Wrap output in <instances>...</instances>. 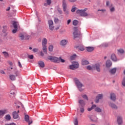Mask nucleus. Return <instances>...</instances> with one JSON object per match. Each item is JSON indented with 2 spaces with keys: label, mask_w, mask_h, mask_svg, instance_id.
I'll return each instance as SVG.
<instances>
[{
  "label": "nucleus",
  "mask_w": 125,
  "mask_h": 125,
  "mask_svg": "<svg viewBox=\"0 0 125 125\" xmlns=\"http://www.w3.org/2000/svg\"><path fill=\"white\" fill-rule=\"evenodd\" d=\"M48 60H50L51 62H54V63H60V59L58 57L52 56H48L47 57Z\"/></svg>",
  "instance_id": "1"
},
{
  "label": "nucleus",
  "mask_w": 125,
  "mask_h": 125,
  "mask_svg": "<svg viewBox=\"0 0 125 125\" xmlns=\"http://www.w3.org/2000/svg\"><path fill=\"white\" fill-rule=\"evenodd\" d=\"M87 10V8H85L84 9H78L76 11L77 14H80L81 16H83L84 17L85 16H87L88 14L87 13L85 12Z\"/></svg>",
  "instance_id": "2"
},
{
  "label": "nucleus",
  "mask_w": 125,
  "mask_h": 125,
  "mask_svg": "<svg viewBox=\"0 0 125 125\" xmlns=\"http://www.w3.org/2000/svg\"><path fill=\"white\" fill-rule=\"evenodd\" d=\"M67 2H66V0H62V7L63 8V11L66 15H68V14H69V10L67 9Z\"/></svg>",
  "instance_id": "3"
},
{
  "label": "nucleus",
  "mask_w": 125,
  "mask_h": 125,
  "mask_svg": "<svg viewBox=\"0 0 125 125\" xmlns=\"http://www.w3.org/2000/svg\"><path fill=\"white\" fill-rule=\"evenodd\" d=\"M46 44H47V40H46V38H44L42 41V46L43 52L46 54L47 53V48H46Z\"/></svg>",
  "instance_id": "4"
},
{
  "label": "nucleus",
  "mask_w": 125,
  "mask_h": 125,
  "mask_svg": "<svg viewBox=\"0 0 125 125\" xmlns=\"http://www.w3.org/2000/svg\"><path fill=\"white\" fill-rule=\"evenodd\" d=\"M14 71L15 72L14 74L15 75L13 74H11L9 75V78L11 81H15L16 80V77L18 76V70H17V68H14Z\"/></svg>",
  "instance_id": "5"
},
{
  "label": "nucleus",
  "mask_w": 125,
  "mask_h": 125,
  "mask_svg": "<svg viewBox=\"0 0 125 125\" xmlns=\"http://www.w3.org/2000/svg\"><path fill=\"white\" fill-rule=\"evenodd\" d=\"M74 31L73 33L74 38H79L81 36V31L78 29V27H74Z\"/></svg>",
  "instance_id": "6"
},
{
  "label": "nucleus",
  "mask_w": 125,
  "mask_h": 125,
  "mask_svg": "<svg viewBox=\"0 0 125 125\" xmlns=\"http://www.w3.org/2000/svg\"><path fill=\"white\" fill-rule=\"evenodd\" d=\"M75 83L77 85V86L78 88V89L80 91H83V85L77 79L75 80Z\"/></svg>",
  "instance_id": "7"
},
{
  "label": "nucleus",
  "mask_w": 125,
  "mask_h": 125,
  "mask_svg": "<svg viewBox=\"0 0 125 125\" xmlns=\"http://www.w3.org/2000/svg\"><path fill=\"white\" fill-rule=\"evenodd\" d=\"M78 68H79V62L75 61L72 62V65L69 66L70 70H76Z\"/></svg>",
  "instance_id": "8"
},
{
  "label": "nucleus",
  "mask_w": 125,
  "mask_h": 125,
  "mask_svg": "<svg viewBox=\"0 0 125 125\" xmlns=\"http://www.w3.org/2000/svg\"><path fill=\"white\" fill-rule=\"evenodd\" d=\"M101 65L100 63H98L93 65V70H96L97 72H100L101 70Z\"/></svg>",
  "instance_id": "9"
},
{
  "label": "nucleus",
  "mask_w": 125,
  "mask_h": 125,
  "mask_svg": "<svg viewBox=\"0 0 125 125\" xmlns=\"http://www.w3.org/2000/svg\"><path fill=\"white\" fill-rule=\"evenodd\" d=\"M8 113V110L6 109L0 110V119H1L5 114Z\"/></svg>",
  "instance_id": "10"
},
{
  "label": "nucleus",
  "mask_w": 125,
  "mask_h": 125,
  "mask_svg": "<svg viewBox=\"0 0 125 125\" xmlns=\"http://www.w3.org/2000/svg\"><path fill=\"white\" fill-rule=\"evenodd\" d=\"M48 22L50 30H51V31H53L54 29V26H53V21L49 20Z\"/></svg>",
  "instance_id": "11"
},
{
  "label": "nucleus",
  "mask_w": 125,
  "mask_h": 125,
  "mask_svg": "<svg viewBox=\"0 0 125 125\" xmlns=\"http://www.w3.org/2000/svg\"><path fill=\"white\" fill-rule=\"evenodd\" d=\"M24 120H25V122H27V123H28L29 125H31V124H32L33 123V121H32L31 120H30V117H29V115H26L25 116Z\"/></svg>",
  "instance_id": "12"
},
{
  "label": "nucleus",
  "mask_w": 125,
  "mask_h": 125,
  "mask_svg": "<svg viewBox=\"0 0 125 125\" xmlns=\"http://www.w3.org/2000/svg\"><path fill=\"white\" fill-rule=\"evenodd\" d=\"M102 98H103V94H98V96L96 97L95 103H98V102H99V100H100V99H102Z\"/></svg>",
  "instance_id": "13"
},
{
  "label": "nucleus",
  "mask_w": 125,
  "mask_h": 125,
  "mask_svg": "<svg viewBox=\"0 0 125 125\" xmlns=\"http://www.w3.org/2000/svg\"><path fill=\"white\" fill-rule=\"evenodd\" d=\"M68 43V41L66 40H62L60 42V45L62 46H64V45H66Z\"/></svg>",
  "instance_id": "14"
},
{
  "label": "nucleus",
  "mask_w": 125,
  "mask_h": 125,
  "mask_svg": "<svg viewBox=\"0 0 125 125\" xmlns=\"http://www.w3.org/2000/svg\"><path fill=\"white\" fill-rule=\"evenodd\" d=\"M13 119H18L19 118V115L16 111H14L13 112Z\"/></svg>",
  "instance_id": "15"
},
{
  "label": "nucleus",
  "mask_w": 125,
  "mask_h": 125,
  "mask_svg": "<svg viewBox=\"0 0 125 125\" xmlns=\"http://www.w3.org/2000/svg\"><path fill=\"white\" fill-rule=\"evenodd\" d=\"M79 103L80 104L81 107H83L85 105V102L83 100H80Z\"/></svg>",
  "instance_id": "16"
},
{
  "label": "nucleus",
  "mask_w": 125,
  "mask_h": 125,
  "mask_svg": "<svg viewBox=\"0 0 125 125\" xmlns=\"http://www.w3.org/2000/svg\"><path fill=\"white\" fill-rule=\"evenodd\" d=\"M38 64L41 68H44V62L42 61L38 62Z\"/></svg>",
  "instance_id": "17"
},
{
  "label": "nucleus",
  "mask_w": 125,
  "mask_h": 125,
  "mask_svg": "<svg viewBox=\"0 0 125 125\" xmlns=\"http://www.w3.org/2000/svg\"><path fill=\"white\" fill-rule=\"evenodd\" d=\"M112 66V62H111V61L107 60L106 62V66L109 68V67H111Z\"/></svg>",
  "instance_id": "18"
},
{
  "label": "nucleus",
  "mask_w": 125,
  "mask_h": 125,
  "mask_svg": "<svg viewBox=\"0 0 125 125\" xmlns=\"http://www.w3.org/2000/svg\"><path fill=\"white\" fill-rule=\"evenodd\" d=\"M117 122L118 125H122V124H123V120L122 119V117H117Z\"/></svg>",
  "instance_id": "19"
},
{
  "label": "nucleus",
  "mask_w": 125,
  "mask_h": 125,
  "mask_svg": "<svg viewBox=\"0 0 125 125\" xmlns=\"http://www.w3.org/2000/svg\"><path fill=\"white\" fill-rule=\"evenodd\" d=\"M82 64L83 66H84L85 65H88V64H89V62L86 60H83L82 61Z\"/></svg>",
  "instance_id": "20"
},
{
  "label": "nucleus",
  "mask_w": 125,
  "mask_h": 125,
  "mask_svg": "<svg viewBox=\"0 0 125 125\" xmlns=\"http://www.w3.org/2000/svg\"><path fill=\"white\" fill-rule=\"evenodd\" d=\"M110 99L113 101H115L116 100V95H115V94H110Z\"/></svg>",
  "instance_id": "21"
},
{
  "label": "nucleus",
  "mask_w": 125,
  "mask_h": 125,
  "mask_svg": "<svg viewBox=\"0 0 125 125\" xmlns=\"http://www.w3.org/2000/svg\"><path fill=\"white\" fill-rule=\"evenodd\" d=\"M86 48H87V51L88 52H91V51L94 50V47H86Z\"/></svg>",
  "instance_id": "22"
},
{
  "label": "nucleus",
  "mask_w": 125,
  "mask_h": 125,
  "mask_svg": "<svg viewBox=\"0 0 125 125\" xmlns=\"http://www.w3.org/2000/svg\"><path fill=\"white\" fill-rule=\"evenodd\" d=\"M13 26L14 29H18V22L16 21H13Z\"/></svg>",
  "instance_id": "23"
},
{
  "label": "nucleus",
  "mask_w": 125,
  "mask_h": 125,
  "mask_svg": "<svg viewBox=\"0 0 125 125\" xmlns=\"http://www.w3.org/2000/svg\"><path fill=\"white\" fill-rule=\"evenodd\" d=\"M4 119H5L6 121H10L11 120V116L9 114H7L5 116Z\"/></svg>",
  "instance_id": "24"
},
{
  "label": "nucleus",
  "mask_w": 125,
  "mask_h": 125,
  "mask_svg": "<svg viewBox=\"0 0 125 125\" xmlns=\"http://www.w3.org/2000/svg\"><path fill=\"white\" fill-rule=\"evenodd\" d=\"M109 106L111 107L113 109H118V106L116 105V104H113V103H110Z\"/></svg>",
  "instance_id": "25"
},
{
  "label": "nucleus",
  "mask_w": 125,
  "mask_h": 125,
  "mask_svg": "<svg viewBox=\"0 0 125 125\" xmlns=\"http://www.w3.org/2000/svg\"><path fill=\"white\" fill-rule=\"evenodd\" d=\"M111 58L112 61H117V57L114 54L111 55Z\"/></svg>",
  "instance_id": "26"
},
{
  "label": "nucleus",
  "mask_w": 125,
  "mask_h": 125,
  "mask_svg": "<svg viewBox=\"0 0 125 125\" xmlns=\"http://www.w3.org/2000/svg\"><path fill=\"white\" fill-rule=\"evenodd\" d=\"M116 72H117V68H114L110 70V74H112V75L115 74Z\"/></svg>",
  "instance_id": "27"
},
{
  "label": "nucleus",
  "mask_w": 125,
  "mask_h": 125,
  "mask_svg": "<svg viewBox=\"0 0 125 125\" xmlns=\"http://www.w3.org/2000/svg\"><path fill=\"white\" fill-rule=\"evenodd\" d=\"M2 54H3L4 57L5 58H8V57L9 56V55L8 54V53H7V52H3Z\"/></svg>",
  "instance_id": "28"
},
{
  "label": "nucleus",
  "mask_w": 125,
  "mask_h": 125,
  "mask_svg": "<svg viewBox=\"0 0 125 125\" xmlns=\"http://www.w3.org/2000/svg\"><path fill=\"white\" fill-rule=\"evenodd\" d=\"M19 38H20L21 40V41H23V40L25 39V36L24 35V34L21 33L19 35Z\"/></svg>",
  "instance_id": "29"
},
{
  "label": "nucleus",
  "mask_w": 125,
  "mask_h": 125,
  "mask_svg": "<svg viewBox=\"0 0 125 125\" xmlns=\"http://www.w3.org/2000/svg\"><path fill=\"white\" fill-rule=\"evenodd\" d=\"M94 108H96V105L95 104H93L90 108H88L87 110L89 112H90V111L94 109Z\"/></svg>",
  "instance_id": "30"
},
{
  "label": "nucleus",
  "mask_w": 125,
  "mask_h": 125,
  "mask_svg": "<svg viewBox=\"0 0 125 125\" xmlns=\"http://www.w3.org/2000/svg\"><path fill=\"white\" fill-rule=\"evenodd\" d=\"M95 111L97 112L98 113H101L102 112V109L99 107H96L95 109Z\"/></svg>",
  "instance_id": "31"
},
{
  "label": "nucleus",
  "mask_w": 125,
  "mask_h": 125,
  "mask_svg": "<svg viewBox=\"0 0 125 125\" xmlns=\"http://www.w3.org/2000/svg\"><path fill=\"white\" fill-rule=\"evenodd\" d=\"M78 24H79V21L77 20H74L73 21V25L74 26H77Z\"/></svg>",
  "instance_id": "32"
},
{
  "label": "nucleus",
  "mask_w": 125,
  "mask_h": 125,
  "mask_svg": "<svg viewBox=\"0 0 125 125\" xmlns=\"http://www.w3.org/2000/svg\"><path fill=\"white\" fill-rule=\"evenodd\" d=\"M77 9V7H75V6H72V8L71 9V12H75Z\"/></svg>",
  "instance_id": "33"
},
{
  "label": "nucleus",
  "mask_w": 125,
  "mask_h": 125,
  "mask_svg": "<svg viewBox=\"0 0 125 125\" xmlns=\"http://www.w3.org/2000/svg\"><path fill=\"white\" fill-rule=\"evenodd\" d=\"M76 57H77V55L74 54L73 55L70 57V59L71 60H74V59H76Z\"/></svg>",
  "instance_id": "34"
},
{
  "label": "nucleus",
  "mask_w": 125,
  "mask_h": 125,
  "mask_svg": "<svg viewBox=\"0 0 125 125\" xmlns=\"http://www.w3.org/2000/svg\"><path fill=\"white\" fill-rule=\"evenodd\" d=\"M87 70H93V65L91 66L90 65H88L86 67Z\"/></svg>",
  "instance_id": "35"
},
{
  "label": "nucleus",
  "mask_w": 125,
  "mask_h": 125,
  "mask_svg": "<svg viewBox=\"0 0 125 125\" xmlns=\"http://www.w3.org/2000/svg\"><path fill=\"white\" fill-rule=\"evenodd\" d=\"M49 50L50 51H52V50H53V45H50L49 46Z\"/></svg>",
  "instance_id": "36"
},
{
  "label": "nucleus",
  "mask_w": 125,
  "mask_h": 125,
  "mask_svg": "<svg viewBox=\"0 0 125 125\" xmlns=\"http://www.w3.org/2000/svg\"><path fill=\"white\" fill-rule=\"evenodd\" d=\"M83 98V99H85L86 100H88V98L87 97V96L86 95H82Z\"/></svg>",
  "instance_id": "37"
},
{
  "label": "nucleus",
  "mask_w": 125,
  "mask_h": 125,
  "mask_svg": "<svg viewBox=\"0 0 125 125\" xmlns=\"http://www.w3.org/2000/svg\"><path fill=\"white\" fill-rule=\"evenodd\" d=\"M80 112L81 113H83V112H84V108H83V106H82V107H80Z\"/></svg>",
  "instance_id": "38"
},
{
  "label": "nucleus",
  "mask_w": 125,
  "mask_h": 125,
  "mask_svg": "<svg viewBox=\"0 0 125 125\" xmlns=\"http://www.w3.org/2000/svg\"><path fill=\"white\" fill-rule=\"evenodd\" d=\"M79 50H81V51H83L84 50V48L83 46H81L79 48Z\"/></svg>",
  "instance_id": "39"
},
{
  "label": "nucleus",
  "mask_w": 125,
  "mask_h": 125,
  "mask_svg": "<svg viewBox=\"0 0 125 125\" xmlns=\"http://www.w3.org/2000/svg\"><path fill=\"white\" fill-rule=\"evenodd\" d=\"M46 1L48 5H50V4H51V0H46Z\"/></svg>",
  "instance_id": "40"
},
{
  "label": "nucleus",
  "mask_w": 125,
  "mask_h": 125,
  "mask_svg": "<svg viewBox=\"0 0 125 125\" xmlns=\"http://www.w3.org/2000/svg\"><path fill=\"white\" fill-rule=\"evenodd\" d=\"M122 85H123V86H125V77L124 78L122 81Z\"/></svg>",
  "instance_id": "41"
},
{
  "label": "nucleus",
  "mask_w": 125,
  "mask_h": 125,
  "mask_svg": "<svg viewBox=\"0 0 125 125\" xmlns=\"http://www.w3.org/2000/svg\"><path fill=\"white\" fill-rule=\"evenodd\" d=\"M74 125H78V119H77V118L75 119Z\"/></svg>",
  "instance_id": "42"
},
{
  "label": "nucleus",
  "mask_w": 125,
  "mask_h": 125,
  "mask_svg": "<svg viewBox=\"0 0 125 125\" xmlns=\"http://www.w3.org/2000/svg\"><path fill=\"white\" fill-rule=\"evenodd\" d=\"M118 52H119V53H124V51L123 49H120L118 50Z\"/></svg>",
  "instance_id": "43"
},
{
  "label": "nucleus",
  "mask_w": 125,
  "mask_h": 125,
  "mask_svg": "<svg viewBox=\"0 0 125 125\" xmlns=\"http://www.w3.org/2000/svg\"><path fill=\"white\" fill-rule=\"evenodd\" d=\"M59 59H60V62L61 61L62 63H64V62H65V60H64L63 59H62L61 57L59 58Z\"/></svg>",
  "instance_id": "44"
},
{
  "label": "nucleus",
  "mask_w": 125,
  "mask_h": 125,
  "mask_svg": "<svg viewBox=\"0 0 125 125\" xmlns=\"http://www.w3.org/2000/svg\"><path fill=\"white\" fill-rule=\"evenodd\" d=\"M10 94H12V95H14V94H15V90H12L10 91Z\"/></svg>",
  "instance_id": "45"
},
{
  "label": "nucleus",
  "mask_w": 125,
  "mask_h": 125,
  "mask_svg": "<svg viewBox=\"0 0 125 125\" xmlns=\"http://www.w3.org/2000/svg\"><path fill=\"white\" fill-rule=\"evenodd\" d=\"M110 10L111 12H114V11H115V8L114 7H112L110 8Z\"/></svg>",
  "instance_id": "46"
},
{
  "label": "nucleus",
  "mask_w": 125,
  "mask_h": 125,
  "mask_svg": "<svg viewBox=\"0 0 125 125\" xmlns=\"http://www.w3.org/2000/svg\"><path fill=\"white\" fill-rule=\"evenodd\" d=\"M28 58L29 59H34V56L33 55H28Z\"/></svg>",
  "instance_id": "47"
},
{
  "label": "nucleus",
  "mask_w": 125,
  "mask_h": 125,
  "mask_svg": "<svg viewBox=\"0 0 125 125\" xmlns=\"http://www.w3.org/2000/svg\"><path fill=\"white\" fill-rule=\"evenodd\" d=\"M17 32V29H15L12 30L13 34H15Z\"/></svg>",
  "instance_id": "48"
},
{
  "label": "nucleus",
  "mask_w": 125,
  "mask_h": 125,
  "mask_svg": "<svg viewBox=\"0 0 125 125\" xmlns=\"http://www.w3.org/2000/svg\"><path fill=\"white\" fill-rule=\"evenodd\" d=\"M59 21V20H58L57 18H55L54 21L55 23H58Z\"/></svg>",
  "instance_id": "49"
},
{
  "label": "nucleus",
  "mask_w": 125,
  "mask_h": 125,
  "mask_svg": "<svg viewBox=\"0 0 125 125\" xmlns=\"http://www.w3.org/2000/svg\"><path fill=\"white\" fill-rule=\"evenodd\" d=\"M58 11L59 12V13H60V14H62V10H61V9H58Z\"/></svg>",
  "instance_id": "50"
},
{
  "label": "nucleus",
  "mask_w": 125,
  "mask_h": 125,
  "mask_svg": "<svg viewBox=\"0 0 125 125\" xmlns=\"http://www.w3.org/2000/svg\"><path fill=\"white\" fill-rule=\"evenodd\" d=\"M68 1L69 2H76V1H77V0H68Z\"/></svg>",
  "instance_id": "51"
},
{
  "label": "nucleus",
  "mask_w": 125,
  "mask_h": 125,
  "mask_svg": "<svg viewBox=\"0 0 125 125\" xmlns=\"http://www.w3.org/2000/svg\"><path fill=\"white\" fill-rule=\"evenodd\" d=\"M18 64H19V67H20V68H22V64H21V62H18Z\"/></svg>",
  "instance_id": "52"
},
{
  "label": "nucleus",
  "mask_w": 125,
  "mask_h": 125,
  "mask_svg": "<svg viewBox=\"0 0 125 125\" xmlns=\"http://www.w3.org/2000/svg\"><path fill=\"white\" fill-rule=\"evenodd\" d=\"M33 52H38V49H37V48L33 49Z\"/></svg>",
  "instance_id": "53"
},
{
  "label": "nucleus",
  "mask_w": 125,
  "mask_h": 125,
  "mask_svg": "<svg viewBox=\"0 0 125 125\" xmlns=\"http://www.w3.org/2000/svg\"><path fill=\"white\" fill-rule=\"evenodd\" d=\"M60 28V25H58V26L55 28V30H56V31H57V30H59Z\"/></svg>",
  "instance_id": "54"
},
{
  "label": "nucleus",
  "mask_w": 125,
  "mask_h": 125,
  "mask_svg": "<svg viewBox=\"0 0 125 125\" xmlns=\"http://www.w3.org/2000/svg\"><path fill=\"white\" fill-rule=\"evenodd\" d=\"M70 23H71V20H68L67 21V25H69V24H70Z\"/></svg>",
  "instance_id": "55"
},
{
  "label": "nucleus",
  "mask_w": 125,
  "mask_h": 125,
  "mask_svg": "<svg viewBox=\"0 0 125 125\" xmlns=\"http://www.w3.org/2000/svg\"><path fill=\"white\" fill-rule=\"evenodd\" d=\"M6 125H16V124H15L14 123H11V124H6Z\"/></svg>",
  "instance_id": "56"
},
{
  "label": "nucleus",
  "mask_w": 125,
  "mask_h": 125,
  "mask_svg": "<svg viewBox=\"0 0 125 125\" xmlns=\"http://www.w3.org/2000/svg\"><path fill=\"white\" fill-rule=\"evenodd\" d=\"M8 63L9 64V65H10V66H12V65H13V63L12 62H8Z\"/></svg>",
  "instance_id": "57"
},
{
  "label": "nucleus",
  "mask_w": 125,
  "mask_h": 125,
  "mask_svg": "<svg viewBox=\"0 0 125 125\" xmlns=\"http://www.w3.org/2000/svg\"><path fill=\"white\" fill-rule=\"evenodd\" d=\"M109 4H110V2L109 1H106V5L107 6H109Z\"/></svg>",
  "instance_id": "58"
},
{
  "label": "nucleus",
  "mask_w": 125,
  "mask_h": 125,
  "mask_svg": "<svg viewBox=\"0 0 125 125\" xmlns=\"http://www.w3.org/2000/svg\"><path fill=\"white\" fill-rule=\"evenodd\" d=\"M10 10V7H8L6 9V11H9Z\"/></svg>",
  "instance_id": "59"
},
{
  "label": "nucleus",
  "mask_w": 125,
  "mask_h": 125,
  "mask_svg": "<svg viewBox=\"0 0 125 125\" xmlns=\"http://www.w3.org/2000/svg\"><path fill=\"white\" fill-rule=\"evenodd\" d=\"M95 120H92L94 121V123H95V122H97V121H98V119L96 117H95Z\"/></svg>",
  "instance_id": "60"
},
{
  "label": "nucleus",
  "mask_w": 125,
  "mask_h": 125,
  "mask_svg": "<svg viewBox=\"0 0 125 125\" xmlns=\"http://www.w3.org/2000/svg\"><path fill=\"white\" fill-rule=\"evenodd\" d=\"M41 56H43V55H44V54H43V52H42V51L41 52Z\"/></svg>",
  "instance_id": "61"
},
{
  "label": "nucleus",
  "mask_w": 125,
  "mask_h": 125,
  "mask_svg": "<svg viewBox=\"0 0 125 125\" xmlns=\"http://www.w3.org/2000/svg\"><path fill=\"white\" fill-rule=\"evenodd\" d=\"M98 11H103V12H104V11H106V10L102 9V10H98Z\"/></svg>",
  "instance_id": "62"
},
{
  "label": "nucleus",
  "mask_w": 125,
  "mask_h": 125,
  "mask_svg": "<svg viewBox=\"0 0 125 125\" xmlns=\"http://www.w3.org/2000/svg\"><path fill=\"white\" fill-rule=\"evenodd\" d=\"M29 38H30V36L28 35H27V37H26L25 39L26 40H29Z\"/></svg>",
  "instance_id": "63"
},
{
  "label": "nucleus",
  "mask_w": 125,
  "mask_h": 125,
  "mask_svg": "<svg viewBox=\"0 0 125 125\" xmlns=\"http://www.w3.org/2000/svg\"><path fill=\"white\" fill-rule=\"evenodd\" d=\"M12 69H13V68H12V67H10V68H9V71H11V70H12Z\"/></svg>",
  "instance_id": "64"
}]
</instances>
